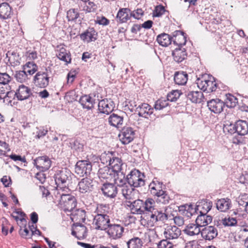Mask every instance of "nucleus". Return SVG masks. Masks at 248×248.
Masks as SVG:
<instances>
[{"label": "nucleus", "instance_id": "f257e3e1", "mask_svg": "<svg viewBox=\"0 0 248 248\" xmlns=\"http://www.w3.org/2000/svg\"><path fill=\"white\" fill-rule=\"evenodd\" d=\"M59 205L64 211L72 212V220L78 221L84 218L85 213L84 210L79 209L74 210L77 206V201L74 196L70 194H65Z\"/></svg>", "mask_w": 248, "mask_h": 248}, {"label": "nucleus", "instance_id": "a211bd4d", "mask_svg": "<svg viewBox=\"0 0 248 248\" xmlns=\"http://www.w3.org/2000/svg\"><path fill=\"white\" fill-rule=\"evenodd\" d=\"M101 190L104 195L110 198L115 197L118 193L117 186L111 183L103 184Z\"/></svg>", "mask_w": 248, "mask_h": 248}, {"label": "nucleus", "instance_id": "4c0bfd02", "mask_svg": "<svg viewBox=\"0 0 248 248\" xmlns=\"http://www.w3.org/2000/svg\"><path fill=\"white\" fill-rule=\"evenodd\" d=\"M174 81L179 85H185L187 81V74L184 72H177L174 76Z\"/></svg>", "mask_w": 248, "mask_h": 248}, {"label": "nucleus", "instance_id": "20e7f679", "mask_svg": "<svg viewBox=\"0 0 248 248\" xmlns=\"http://www.w3.org/2000/svg\"><path fill=\"white\" fill-rule=\"evenodd\" d=\"M54 179L56 184L60 189H67L71 180V172L66 169L57 170L55 174Z\"/></svg>", "mask_w": 248, "mask_h": 248}, {"label": "nucleus", "instance_id": "a19ab883", "mask_svg": "<svg viewBox=\"0 0 248 248\" xmlns=\"http://www.w3.org/2000/svg\"><path fill=\"white\" fill-rule=\"evenodd\" d=\"M156 41L160 45L163 46H167L171 43L172 40V37L169 34L163 33L157 36Z\"/></svg>", "mask_w": 248, "mask_h": 248}, {"label": "nucleus", "instance_id": "ea45409f", "mask_svg": "<svg viewBox=\"0 0 248 248\" xmlns=\"http://www.w3.org/2000/svg\"><path fill=\"white\" fill-rule=\"evenodd\" d=\"M155 202L153 199L148 198L145 202L143 201L144 214L148 213L149 215L151 214L155 209Z\"/></svg>", "mask_w": 248, "mask_h": 248}, {"label": "nucleus", "instance_id": "e2e57ef3", "mask_svg": "<svg viewBox=\"0 0 248 248\" xmlns=\"http://www.w3.org/2000/svg\"><path fill=\"white\" fill-rule=\"evenodd\" d=\"M223 130L225 133L228 132L231 134L237 133V125H223Z\"/></svg>", "mask_w": 248, "mask_h": 248}, {"label": "nucleus", "instance_id": "2f4dec72", "mask_svg": "<svg viewBox=\"0 0 248 248\" xmlns=\"http://www.w3.org/2000/svg\"><path fill=\"white\" fill-rule=\"evenodd\" d=\"M79 103L83 108L90 109L93 107L95 100L90 96L85 95L82 96L79 99Z\"/></svg>", "mask_w": 248, "mask_h": 248}, {"label": "nucleus", "instance_id": "bf43d9fd", "mask_svg": "<svg viewBox=\"0 0 248 248\" xmlns=\"http://www.w3.org/2000/svg\"><path fill=\"white\" fill-rule=\"evenodd\" d=\"M169 105L168 100L164 98H161L157 100L155 104L154 108L156 110H161L166 107Z\"/></svg>", "mask_w": 248, "mask_h": 248}, {"label": "nucleus", "instance_id": "680f3d73", "mask_svg": "<svg viewBox=\"0 0 248 248\" xmlns=\"http://www.w3.org/2000/svg\"><path fill=\"white\" fill-rule=\"evenodd\" d=\"M71 148L77 152L83 151V145L80 143L78 140H74L70 142Z\"/></svg>", "mask_w": 248, "mask_h": 248}, {"label": "nucleus", "instance_id": "c85d7f7f", "mask_svg": "<svg viewBox=\"0 0 248 248\" xmlns=\"http://www.w3.org/2000/svg\"><path fill=\"white\" fill-rule=\"evenodd\" d=\"M97 33L93 28H89L80 35L81 39L87 43L94 41L96 39Z\"/></svg>", "mask_w": 248, "mask_h": 248}, {"label": "nucleus", "instance_id": "9d476101", "mask_svg": "<svg viewBox=\"0 0 248 248\" xmlns=\"http://www.w3.org/2000/svg\"><path fill=\"white\" fill-rule=\"evenodd\" d=\"M126 203L127 206L130 208L132 214H144L143 201L142 200L138 199L133 201H127Z\"/></svg>", "mask_w": 248, "mask_h": 248}, {"label": "nucleus", "instance_id": "774afa93", "mask_svg": "<svg viewBox=\"0 0 248 248\" xmlns=\"http://www.w3.org/2000/svg\"><path fill=\"white\" fill-rule=\"evenodd\" d=\"M25 228L24 229H21L19 231V233L22 236V237L25 238V239H28L31 238V237L32 236L31 235V233L30 234L29 232V231L28 230L27 228H26V226H25Z\"/></svg>", "mask_w": 248, "mask_h": 248}, {"label": "nucleus", "instance_id": "37998d69", "mask_svg": "<svg viewBox=\"0 0 248 248\" xmlns=\"http://www.w3.org/2000/svg\"><path fill=\"white\" fill-rule=\"evenodd\" d=\"M179 209V212L187 217H191L193 213L196 211V209L193 208L192 205L187 204L180 206Z\"/></svg>", "mask_w": 248, "mask_h": 248}, {"label": "nucleus", "instance_id": "69168bd1", "mask_svg": "<svg viewBox=\"0 0 248 248\" xmlns=\"http://www.w3.org/2000/svg\"><path fill=\"white\" fill-rule=\"evenodd\" d=\"M165 12L164 7L162 5H158L156 6L155 10L154 12V16L156 17H159L163 15Z\"/></svg>", "mask_w": 248, "mask_h": 248}, {"label": "nucleus", "instance_id": "8fccbe9b", "mask_svg": "<svg viewBox=\"0 0 248 248\" xmlns=\"http://www.w3.org/2000/svg\"><path fill=\"white\" fill-rule=\"evenodd\" d=\"M76 230L77 231V235L76 237L78 239H82L85 238L87 236V228L82 224L77 225Z\"/></svg>", "mask_w": 248, "mask_h": 248}, {"label": "nucleus", "instance_id": "e433bc0d", "mask_svg": "<svg viewBox=\"0 0 248 248\" xmlns=\"http://www.w3.org/2000/svg\"><path fill=\"white\" fill-rule=\"evenodd\" d=\"M211 216L206 214H200L197 217L195 222L200 227L205 226L212 222Z\"/></svg>", "mask_w": 248, "mask_h": 248}, {"label": "nucleus", "instance_id": "2eb2a0df", "mask_svg": "<svg viewBox=\"0 0 248 248\" xmlns=\"http://www.w3.org/2000/svg\"><path fill=\"white\" fill-rule=\"evenodd\" d=\"M116 174L110 167L108 166L104 167L99 169L98 175L101 180H106L111 181L116 177Z\"/></svg>", "mask_w": 248, "mask_h": 248}, {"label": "nucleus", "instance_id": "393cba45", "mask_svg": "<svg viewBox=\"0 0 248 248\" xmlns=\"http://www.w3.org/2000/svg\"><path fill=\"white\" fill-rule=\"evenodd\" d=\"M213 203L211 201L208 200H203L198 202L196 206V209L199 211L200 214H207L211 210L212 207Z\"/></svg>", "mask_w": 248, "mask_h": 248}, {"label": "nucleus", "instance_id": "39448f33", "mask_svg": "<svg viewBox=\"0 0 248 248\" xmlns=\"http://www.w3.org/2000/svg\"><path fill=\"white\" fill-rule=\"evenodd\" d=\"M127 176L128 184L129 186L138 187L144 185L145 182L143 179L144 175L139 170H132Z\"/></svg>", "mask_w": 248, "mask_h": 248}, {"label": "nucleus", "instance_id": "6ab92c4d", "mask_svg": "<svg viewBox=\"0 0 248 248\" xmlns=\"http://www.w3.org/2000/svg\"><path fill=\"white\" fill-rule=\"evenodd\" d=\"M207 106L211 111L219 113L223 110L224 103L219 99H212L207 102Z\"/></svg>", "mask_w": 248, "mask_h": 248}, {"label": "nucleus", "instance_id": "72a5a7b5", "mask_svg": "<svg viewBox=\"0 0 248 248\" xmlns=\"http://www.w3.org/2000/svg\"><path fill=\"white\" fill-rule=\"evenodd\" d=\"M130 10L127 8H122L118 11L116 18L117 22L122 23L126 22L128 20L130 19V14L129 15Z\"/></svg>", "mask_w": 248, "mask_h": 248}, {"label": "nucleus", "instance_id": "13d9d810", "mask_svg": "<svg viewBox=\"0 0 248 248\" xmlns=\"http://www.w3.org/2000/svg\"><path fill=\"white\" fill-rule=\"evenodd\" d=\"M181 93L179 90H173L168 94L167 99L170 102H175L180 96Z\"/></svg>", "mask_w": 248, "mask_h": 248}, {"label": "nucleus", "instance_id": "c9c22d12", "mask_svg": "<svg viewBox=\"0 0 248 248\" xmlns=\"http://www.w3.org/2000/svg\"><path fill=\"white\" fill-rule=\"evenodd\" d=\"M57 56L60 60L67 63L71 62V58L70 53L69 51L66 50L63 46L60 47L59 49L58 50Z\"/></svg>", "mask_w": 248, "mask_h": 248}, {"label": "nucleus", "instance_id": "338daca9", "mask_svg": "<svg viewBox=\"0 0 248 248\" xmlns=\"http://www.w3.org/2000/svg\"><path fill=\"white\" fill-rule=\"evenodd\" d=\"M0 84V99H4L6 97H8L11 93L6 90V88Z\"/></svg>", "mask_w": 248, "mask_h": 248}, {"label": "nucleus", "instance_id": "ddd939ff", "mask_svg": "<svg viewBox=\"0 0 248 248\" xmlns=\"http://www.w3.org/2000/svg\"><path fill=\"white\" fill-rule=\"evenodd\" d=\"M163 234L166 239L170 240L177 239L181 234V230L175 226H168Z\"/></svg>", "mask_w": 248, "mask_h": 248}, {"label": "nucleus", "instance_id": "09e8293b", "mask_svg": "<svg viewBox=\"0 0 248 248\" xmlns=\"http://www.w3.org/2000/svg\"><path fill=\"white\" fill-rule=\"evenodd\" d=\"M226 98L225 100V104L226 105L227 107H234L237 103V99L230 93L226 94Z\"/></svg>", "mask_w": 248, "mask_h": 248}, {"label": "nucleus", "instance_id": "052dcab7", "mask_svg": "<svg viewBox=\"0 0 248 248\" xmlns=\"http://www.w3.org/2000/svg\"><path fill=\"white\" fill-rule=\"evenodd\" d=\"M11 79L12 78L6 73H0V84H8Z\"/></svg>", "mask_w": 248, "mask_h": 248}, {"label": "nucleus", "instance_id": "79ce46f5", "mask_svg": "<svg viewBox=\"0 0 248 248\" xmlns=\"http://www.w3.org/2000/svg\"><path fill=\"white\" fill-rule=\"evenodd\" d=\"M6 58L8 62L13 65L16 66L20 64V58L19 55L15 51H8L6 53Z\"/></svg>", "mask_w": 248, "mask_h": 248}, {"label": "nucleus", "instance_id": "c03bdc74", "mask_svg": "<svg viewBox=\"0 0 248 248\" xmlns=\"http://www.w3.org/2000/svg\"><path fill=\"white\" fill-rule=\"evenodd\" d=\"M156 201L157 203H160L164 204H168L170 200V196L167 193L166 191L163 190L159 192V194L156 196Z\"/></svg>", "mask_w": 248, "mask_h": 248}, {"label": "nucleus", "instance_id": "3c124183", "mask_svg": "<svg viewBox=\"0 0 248 248\" xmlns=\"http://www.w3.org/2000/svg\"><path fill=\"white\" fill-rule=\"evenodd\" d=\"M221 223L225 226H234L236 225L238 222L237 217H225L221 220Z\"/></svg>", "mask_w": 248, "mask_h": 248}, {"label": "nucleus", "instance_id": "1a4fd4ad", "mask_svg": "<svg viewBox=\"0 0 248 248\" xmlns=\"http://www.w3.org/2000/svg\"><path fill=\"white\" fill-rule=\"evenodd\" d=\"M107 229L108 236L113 239L121 238L124 232V227L117 224L110 223Z\"/></svg>", "mask_w": 248, "mask_h": 248}, {"label": "nucleus", "instance_id": "cd10ccee", "mask_svg": "<svg viewBox=\"0 0 248 248\" xmlns=\"http://www.w3.org/2000/svg\"><path fill=\"white\" fill-rule=\"evenodd\" d=\"M231 201L228 198H222L217 200L216 207L221 212H226L231 207Z\"/></svg>", "mask_w": 248, "mask_h": 248}, {"label": "nucleus", "instance_id": "864d4df0", "mask_svg": "<svg viewBox=\"0 0 248 248\" xmlns=\"http://www.w3.org/2000/svg\"><path fill=\"white\" fill-rule=\"evenodd\" d=\"M79 16L78 10L76 9H71L67 12V18L69 21H75Z\"/></svg>", "mask_w": 248, "mask_h": 248}, {"label": "nucleus", "instance_id": "f03ea898", "mask_svg": "<svg viewBox=\"0 0 248 248\" xmlns=\"http://www.w3.org/2000/svg\"><path fill=\"white\" fill-rule=\"evenodd\" d=\"M109 208L107 205H100L97 208V215L93 219V223L97 230H105L110 225V218L108 215Z\"/></svg>", "mask_w": 248, "mask_h": 248}, {"label": "nucleus", "instance_id": "49530a36", "mask_svg": "<svg viewBox=\"0 0 248 248\" xmlns=\"http://www.w3.org/2000/svg\"><path fill=\"white\" fill-rule=\"evenodd\" d=\"M114 157V155L112 152H105L101 154L100 160L104 164L109 165Z\"/></svg>", "mask_w": 248, "mask_h": 248}, {"label": "nucleus", "instance_id": "f704fd0d", "mask_svg": "<svg viewBox=\"0 0 248 248\" xmlns=\"http://www.w3.org/2000/svg\"><path fill=\"white\" fill-rule=\"evenodd\" d=\"M186 96L188 99L195 103H201L203 98L202 93L199 91H190L187 93Z\"/></svg>", "mask_w": 248, "mask_h": 248}, {"label": "nucleus", "instance_id": "0eeeda50", "mask_svg": "<svg viewBox=\"0 0 248 248\" xmlns=\"http://www.w3.org/2000/svg\"><path fill=\"white\" fill-rule=\"evenodd\" d=\"M92 170V163L89 160H79L75 167V172L80 176L90 174Z\"/></svg>", "mask_w": 248, "mask_h": 248}, {"label": "nucleus", "instance_id": "4468645a", "mask_svg": "<svg viewBox=\"0 0 248 248\" xmlns=\"http://www.w3.org/2000/svg\"><path fill=\"white\" fill-rule=\"evenodd\" d=\"M218 234L217 229L213 226H209L203 228L201 232L202 237L207 240H212Z\"/></svg>", "mask_w": 248, "mask_h": 248}, {"label": "nucleus", "instance_id": "423d86ee", "mask_svg": "<svg viewBox=\"0 0 248 248\" xmlns=\"http://www.w3.org/2000/svg\"><path fill=\"white\" fill-rule=\"evenodd\" d=\"M50 69L49 67L46 68L45 71H39L36 74L33 78L36 86L40 88H45L48 85L49 77L48 71Z\"/></svg>", "mask_w": 248, "mask_h": 248}, {"label": "nucleus", "instance_id": "4be33fe9", "mask_svg": "<svg viewBox=\"0 0 248 248\" xmlns=\"http://www.w3.org/2000/svg\"><path fill=\"white\" fill-rule=\"evenodd\" d=\"M172 55L174 60L178 62H181L187 57V52L185 48L183 47H176L173 50Z\"/></svg>", "mask_w": 248, "mask_h": 248}, {"label": "nucleus", "instance_id": "5701e85b", "mask_svg": "<svg viewBox=\"0 0 248 248\" xmlns=\"http://www.w3.org/2000/svg\"><path fill=\"white\" fill-rule=\"evenodd\" d=\"M31 94V89L24 85H20L15 93L19 100H24L28 98Z\"/></svg>", "mask_w": 248, "mask_h": 248}, {"label": "nucleus", "instance_id": "de8ad7c7", "mask_svg": "<svg viewBox=\"0 0 248 248\" xmlns=\"http://www.w3.org/2000/svg\"><path fill=\"white\" fill-rule=\"evenodd\" d=\"M128 248H141L142 242L138 237L131 239L127 242Z\"/></svg>", "mask_w": 248, "mask_h": 248}, {"label": "nucleus", "instance_id": "aec40b11", "mask_svg": "<svg viewBox=\"0 0 248 248\" xmlns=\"http://www.w3.org/2000/svg\"><path fill=\"white\" fill-rule=\"evenodd\" d=\"M13 14L12 7L9 3L3 2L0 4V18L3 19L10 18Z\"/></svg>", "mask_w": 248, "mask_h": 248}, {"label": "nucleus", "instance_id": "603ef678", "mask_svg": "<svg viewBox=\"0 0 248 248\" xmlns=\"http://www.w3.org/2000/svg\"><path fill=\"white\" fill-rule=\"evenodd\" d=\"M61 189L62 190V192L60 191L58 189L55 190L53 196L54 202L55 203L58 204L59 205H60L61 202L62 201V199H63V197L65 196L66 194L63 192L64 189Z\"/></svg>", "mask_w": 248, "mask_h": 248}, {"label": "nucleus", "instance_id": "f3484780", "mask_svg": "<svg viewBox=\"0 0 248 248\" xmlns=\"http://www.w3.org/2000/svg\"><path fill=\"white\" fill-rule=\"evenodd\" d=\"M172 40L173 44L177 46L176 47H181L185 46L186 42V36L185 33L180 31L174 32Z\"/></svg>", "mask_w": 248, "mask_h": 248}, {"label": "nucleus", "instance_id": "412c9836", "mask_svg": "<svg viewBox=\"0 0 248 248\" xmlns=\"http://www.w3.org/2000/svg\"><path fill=\"white\" fill-rule=\"evenodd\" d=\"M98 110L100 113L108 115L113 110L114 107L107 99L100 101L98 104Z\"/></svg>", "mask_w": 248, "mask_h": 248}, {"label": "nucleus", "instance_id": "473e14b6", "mask_svg": "<svg viewBox=\"0 0 248 248\" xmlns=\"http://www.w3.org/2000/svg\"><path fill=\"white\" fill-rule=\"evenodd\" d=\"M79 8L86 13L95 12L97 9V6L90 0L83 1L80 4Z\"/></svg>", "mask_w": 248, "mask_h": 248}, {"label": "nucleus", "instance_id": "9b49d317", "mask_svg": "<svg viewBox=\"0 0 248 248\" xmlns=\"http://www.w3.org/2000/svg\"><path fill=\"white\" fill-rule=\"evenodd\" d=\"M148 221L151 226H154L158 221H165L168 219V215L161 210L155 209L151 214L148 215Z\"/></svg>", "mask_w": 248, "mask_h": 248}, {"label": "nucleus", "instance_id": "b1692460", "mask_svg": "<svg viewBox=\"0 0 248 248\" xmlns=\"http://www.w3.org/2000/svg\"><path fill=\"white\" fill-rule=\"evenodd\" d=\"M136 111L138 112L139 116L147 118L153 113V108L147 103H141L136 108Z\"/></svg>", "mask_w": 248, "mask_h": 248}, {"label": "nucleus", "instance_id": "a18cd8bd", "mask_svg": "<svg viewBox=\"0 0 248 248\" xmlns=\"http://www.w3.org/2000/svg\"><path fill=\"white\" fill-rule=\"evenodd\" d=\"M23 70L29 75H32L37 71L38 66L33 62H28L24 65Z\"/></svg>", "mask_w": 248, "mask_h": 248}, {"label": "nucleus", "instance_id": "5fc2aeb1", "mask_svg": "<svg viewBox=\"0 0 248 248\" xmlns=\"http://www.w3.org/2000/svg\"><path fill=\"white\" fill-rule=\"evenodd\" d=\"M108 122L110 124H122L123 117L113 113L109 117Z\"/></svg>", "mask_w": 248, "mask_h": 248}, {"label": "nucleus", "instance_id": "f8f14e48", "mask_svg": "<svg viewBox=\"0 0 248 248\" xmlns=\"http://www.w3.org/2000/svg\"><path fill=\"white\" fill-rule=\"evenodd\" d=\"M134 134L135 131L132 128L124 127L119 134V138L123 144H127L133 140Z\"/></svg>", "mask_w": 248, "mask_h": 248}, {"label": "nucleus", "instance_id": "dca6fc26", "mask_svg": "<svg viewBox=\"0 0 248 248\" xmlns=\"http://www.w3.org/2000/svg\"><path fill=\"white\" fill-rule=\"evenodd\" d=\"M93 180L88 178H84L78 182V189L80 193L89 192L93 189Z\"/></svg>", "mask_w": 248, "mask_h": 248}, {"label": "nucleus", "instance_id": "c756f323", "mask_svg": "<svg viewBox=\"0 0 248 248\" xmlns=\"http://www.w3.org/2000/svg\"><path fill=\"white\" fill-rule=\"evenodd\" d=\"M162 183L159 182L156 179H154L149 185V189L151 194L155 196L159 194V192L162 191Z\"/></svg>", "mask_w": 248, "mask_h": 248}, {"label": "nucleus", "instance_id": "6e6552de", "mask_svg": "<svg viewBox=\"0 0 248 248\" xmlns=\"http://www.w3.org/2000/svg\"><path fill=\"white\" fill-rule=\"evenodd\" d=\"M34 165L41 171L48 170L51 166V161L46 156H39L33 160Z\"/></svg>", "mask_w": 248, "mask_h": 248}, {"label": "nucleus", "instance_id": "a878e982", "mask_svg": "<svg viewBox=\"0 0 248 248\" xmlns=\"http://www.w3.org/2000/svg\"><path fill=\"white\" fill-rule=\"evenodd\" d=\"M109 165L110 166V169L116 174L124 171V167L125 165L119 157L114 156Z\"/></svg>", "mask_w": 248, "mask_h": 248}, {"label": "nucleus", "instance_id": "7c9ffc66", "mask_svg": "<svg viewBox=\"0 0 248 248\" xmlns=\"http://www.w3.org/2000/svg\"><path fill=\"white\" fill-rule=\"evenodd\" d=\"M125 172L121 171L120 173L116 174V177L113 178V180L115 183L118 186L121 187L122 188L124 186L128 185V176L125 177Z\"/></svg>", "mask_w": 248, "mask_h": 248}, {"label": "nucleus", "instance_id": "6e6d98bb", "mask_svg": "<svg viewBox=\"0 0 248 248\" xmlns=\"http://www.w3.org/2000/svg\"><path fill=\"white\" fill-rule=\"evenodd\" d=\"M16 79L19 82H23L28 79V74L24 70L16 71L15 76Z\"/></svg>", "mask_w": 248, "mask_h": 248}, {"label": "nucleus", "instance_id": "4d7b16f0", "mask_svg": "<svg viewBox=\"0 0 248 248\" xmlns=\"http://www.w3.org/2000/svg\"><path fill=\"white\" fill-rule=\"evenodd\" d=\"M175 246L172 242L167 239H163L157 243V248H173Z\"/></svg>", "mask_w": 248, "mask_h": 248}, {"label": "nucleus", "instance_id": "bb28decb", "mask_svg": "<svg viewBox=\"0 0 248 248\" xmlns=\"http://www.w3.org/2000/svg\"><path fill=\"white\" fill-rule=\"evenodd\" d=\"M183 232L186 235L192 236L198 235L201 233L202 231H201L200 227L196 223L195 224H188L183 230Z\"/></svg>", "mask_w": 248, "mask_h": 248}, {"label": "nucleus", "instance_id": "0e129e2a", "mask_svg": "<svg viewBox=\"0 0 248 248\" xmlns=\"http://www.w3.org/2000/svg\"><path fill=\"white\" fill-rule=\"evenodd\" d=\"M237 134L241 136L245 135L248 133V125H237Z\"/></svg>", "mask_w": 248, "mask_h": 248}, {"label": "nucleus", "instance_id": "7ed1b4c3", "mask_svg": "<svg viewBox=\"0 0 248 248\" xmlns=\"http://www.w3.org/2000/svg\"><path fill=\"white\" fill-rule=\"evenodd\" d=\"M196 84L199 89L207 93L215 92L218 87L214 78L208 75H203L197 78Z\"/></svg>", "mask_w": 248, "mask_h": 248}, {"label": "nucleus", "instance_id": "58836bf2", "mask_svg": "<svg viewBox=\"0 0 248 248\" xmlns=\"http://www.w3.org/2000/svg\"><path fill=\"white\" fill-rule=\"evenodd\" d=\"M134 187L128 185L124 186L122 189V193L124 197L128 201L133 200L134 199Z\"/></svg>", "mask_w": 248, "mask_h": 248}]
</instances>
